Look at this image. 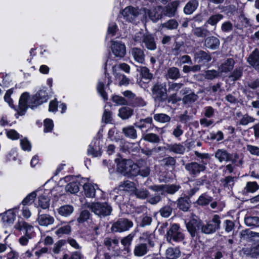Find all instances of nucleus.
<instances>
[{
    "mask_svg": "<svg viewBox=\"0 0 259 259\" xmlns=\"http://www.w3.org/2000/svg\"><path fill=\"white\" fill-rule=\"evenodd\" d=\"M117 170L128 177L137 176V165L130 159H122L117 164Z\"/></svg>",
    "mask_w": 259,
    "mask_h": 259,
    "instance_id": "1",
    "label": "nucleus"
},
{
    "mask_svg": "<svg viewBox=\"0 0 259 259\" xmlns=\"http://www.w3.org/2000/svg\"><path fill=\"white\" fill-rule=\"evenodd\" d=\"M15 227L17 230H24L25 231V235L19 239V242L22 246L27 245L29 240L32 238L31 231L33 229V227L21 220L15 224Z\"/></svg>",
    "mask_w": 259,
    "mask_h": 259,
    "instance_id": "2",
    "label": "nucleus"
},
{
    "mask_svg": "<svg viewBox=\"0 0 259 259\" xmlns=\"http://www.w3.org/2000/svg\"><path fill=\"white\" fill-rule=\"evenodd\" d=\"M88 207L95 214L100 217L108 216L111 214L112 211L111 206L106 202L92 203Z\"/></svg>",
    "mask_w": 259,
    "mask_h": 259,
    "instance_id": "3",
    "label": "nucleus"
},
{
    "mask_svg": "<svg viewBox=\"0 0 259 259\" xmlns=\"http://www.w3.org/2000/svg\"><path fill=\"white\" fill-rule=\"evenodd\" d=\"M221 221L220 217L218 214L213 216L211 221L206 224L201 223V232L205 234H210L214 233L220 229Z\"/></svg>",
    "mask_w": 259,
    "mask_h": 259,
    "instance_id": "4",
    "label": "nucleus"
},
{
    "mask_svg": "<svg viewBox=\"0 0 259 259\" xmlns=\"http://www.w3.org/2000/svg\"><path fill=\"white\" fill-rule=\"evenodd\" d=\"M207 164V162L205 160H201L199 163L191 162L185 165V169L190 175L196 177L206 169Z\"/></svg>",
    "mask_w": 259,
    "mask_h": 259,
    "instance_id": "5",
    "label": "nucleus"
},
{
    "mask_svg": "<svg viewBox=\"0 0 259 259\" xmlns=\"http://www.w3.org/2000/svg\"><path fill=\"white\" fill-rule=\"evenodd\" d=\"M181 187L178 185H158L150 186L149 189L151 190L160 193L161 195H165L166 194H174L177 192Z\"/></svg>",
    "mask_w": 259,
    "mask_h": 259,
    "instance_id": "6",
    "label": "nucleus"
},
{
    "mask_svg": "<svg viewBox=\"0 0 259 259\" xmlns=\"http://www.w3.org/2000/svg\"><path fill=\"white\" fill-rule=\"evenodd\" d=\"M151 91L155 101L163 102L167 99V91L165 84L157 83L153 87Z\"/></svg>",
    "mask_w": 259,
    "mask_h": 259,
    "instance_id": "7",
    "label": "nucleus"
},
{
    "mask_svg": "<svg viewBox=\"0 0 259 259\" xmlns=\"http://www.w3.org/2000/svg\"><path fill=\"white\" fill-rule=\"evenodd\" d=\"M133 226V223L131 221L125 218H120L113 223L111 230L112 232L121 233L128 231Z\"/></svg>",
    "mask_w": 259,
    "mask_h": 259,
    "instance_id": "8",
    "label": "nucleus"
},
{
    "mask_svg": "<svg viewBox=\"0 0 259 259\" xmlns=\"http://www.w3.org/2000/svg\"><path fill=\"white\" fill-rule=\"evenodd\" d=\"M184 238V236L179 225L176 224L172 225L166 233V238L168 242H171V240L180 242Z\"/></svg>",
    "mask_w": 259,
    "mask_h": 259,
    "instance_id": "9",
    "label": "nucleus"
},
{
    "mask_svg": "<svg viewBox=\"0 0 259 259\" xmlns=\"http://www.w3.org/2000/svg\"><path fill=\"white\" fill-rule=\"evenodd\" d=\"M111 49L116 57L123 58L126 54V47L124 43L119 40L111 41Z\"/></svg>",
    "mask_w": 259,
    "mask_h": 259,
    "instance_id": "10",
    "label": "nucleus"
},
{
    "mask_svg": "<svg viewBox=\"0 0 259 259\" xmlns=\"http://www.w3.org/2000/svg\"><path fill=\"white\" fill-rule=\"evenodd\" d=\"M140 14V12L138 8L132 6L126 7L121 13L123 19L127 22L133 21Z\"/></svg>",
    "mask_w": 259,
    "mask_h": 259,
    "instance_id": "11",
    "label": "nucleus"
},
{
    "mask_svg": "<svg viewBox=\"0 0 259 259\" xmlns=\"http://www.w3.org/2000/svg\"><path fill=\"white\" fill-rule=\"evenodd\" d=\"M154 246V243L149 240L148 245L146 243H139L135 245L134 249V254L137 257L145 255L149 251V248Z\"/></svg>",
    "mask_w": 259,
    "mask_h": 259,
    "instance_id": "12",
    "label": "nucleus"
},
{
    "mask_svg": "<svg viewBox=\"0 0 259 259\" xmlns=\"http://www.w3.org/2000/svg\"><path fill=\"white\" fill-rule=\"evenodd\" d=\"M48 95L46 91L45 90H41L38 91L31 99L33 102V105H29V106L33 109L34 107L46 102L48 100Z\"/></svg>",
    "mask_w": 259,
    "mask_h": 259,
    "instance_id": "13",
    "label": "nucleus"
},
{
    "mask_svg": "<svg viewBox=\"0 0 259 259\" xmlns=\"http://www.w3.org/2000/svg\"><path fill=\"white\" fill-rule=\"evenodd\" d=\"M186 227L191 236L194 237L198 235L199 230H201V222L192 220L186 224Z\"/></svg>",
    "mask_w": 259,
    "mask_h": 259,
    "instance_id": "14",
    "label": "nucleus"
},
{
    "mask_svg": "<svg viewBox=\"0 0 259 259\" xmlns=\"http://www.w3.org/2000/svg\"><path fill=\"white\" fill-rule=\"evenodd\" d=\"M179 5V2L178 1L172 2L164 7L163 9L162 8V14L168 17H174L176 14Z\"/></svg>",
    "mask_w": 259,
    "mask_h": 259,
    "instance_id": "15",
    "label": "nucleus"
},
{
    "mask_svg": "<svg viewBox=\"0 0 259 259\" xmlns=\"http://www.w3.org/2000/svg\"><path fill=\"white\" fill-rule=\"evenodd\" d=\"M40 210H38L37 221L40 226L48 227L52 225L54 222V218L48 214H40Z\"/></svg>",
    "mask_w": 259,
    "mask_h": 259,
    "instance_id": "16",
    "label": "nucleus"
},
{
    "mask_svg": "<svg viewBox=\"0 0 259 259\" xmlns=\"http://www.w3.org/2000/svg\"><path fill=\"white\" fill-rule=\"evenodd\" d=\"M247 61L254 69L259 70V50L255 49L249 55Z\"/></svg>",
    "mask_w": 259,
    "mask_h": 259,
    "instance_id": "17",
    "label": "nucleus"
},
{
    "mask_svg": "<svg viewBox=\"0 0 259 259\" xmlns=\"http://www.w3.org/2000/svg\"><path fill=\"white\" fill-rule=\"evenodd\" d=\"M194 59L198 63L205 64L211 60V57L208 53L201 50L194 54Z\"/></svg>",
    "mask_w": 259,
    "mask_h": 259,
    "instance_id": "18",
    "label": "nucleus"
},
{
    "mask_svg": "<svg viewBox=\"0 0 259 259\" xmlns=\"http://www.w3.org/2000/svg\"><path fill=\"white\" fill-rule=\"evenodd\" d=\"M147 12L146 11L145 13H148L150 19L154 22H156L160 19L163 15L162 7L161 6L153 7L150 10H147Z\"/></svg>",
    "mask_w": 259,
    "mask_h": 259,
    "instance_id": "19",
    "label": "nucleus"
},
{
    "mask_svg": "<svg viewBox=\"0 0 259 259\" xmlns=\"http://www.w3.org/2000/svg\"><path fill=\"white\" fill-rule=\"evenodd\" d=\"M29 97V95L27 93H24L22 94L19 99V110L18 113L20 115H23L25 114V111L27 108V100Z\"/></svg>",
    "mask_w": 259,
    "mask_h": 259,
    "instance_id": "20",
    "label": "nucleus"
},
{
    "mask_svg": "<svg viewBox=\"0 0 259 259\" xmlns=\"http://www.w3.org/2000/svg\"><path fill=\"white\" fill-rule=\"evenodd\" d=\"M143 43L148 50L154 51L156 49V44L154 36L150 34H146Z\"/></svg>",
    "mask_w": 259,
    "mask_h": 259,
    "instance_id": "21",
    "label": "nucleus"
},
{
    "mask_svg": "<svg viewBox=\"0 0 259 259\" xmlns=\"http://www.w3.org/2000/svg\"><path fill=\"white\" fill-rule=\"evenodd\" d=\"M175 202L169 200L167 204L162 207L159 210V213L163 218H168L172 213Z\"/></svg>",
    "mask_w": 259,
    "mask_h": 259,
    "instance_id": "22",
    "label": "nucleus"
},
{
    "mask_svg": "<svg viewBox=\"0 0 259 259\" xmlns=\"http://www.w3.org/2000/svg\"><path fill=\"white\" fill-rule=\"evenodd\" d=\"M131 54L134 60L141 64L145 61V55L142 50L138 48H134L132 49Z\"/></svg>",
    "mask_w": 259,
    "mask_h": 259,
    "instance_id": "23",
    "label": "nucleus"
},
{
    "mask_svg": "<svg viewBox=\"0 0 259 259\" xmlns=\"http://www.w3.org/2000/svg\"><path fill=\"white\" fill-rule=\"evenodd\" d=\"M215 157L221 162L229 161L232 158L231 155L224 149H218L215 153Z\"/></svg>",
    "mask_w": 259,
    "mask_h": 259,
    "instance_id": "24",
    "label": "nucleus"
},
{
    "mask_svg": "<svg viewBox=\"0 0 259 259\" xmlns=\"http://www.w3.org/2000/svg\"><path fill=\"white\" fill-rule=\"evenodd\" d=\"M204 45L208 48L215 50L219 47L220 40L214 36H209L205 38Z\"/></svg>",
    "mask_w": 259,
    "mask_h": 259,
    "instance_id": "25",
    "label": "nucleus"
},
{
    "mask_svg": "<svg viewBox=\"0 0 259 259\" xmlns=\"http://www.w3.org/2000/svg\"><path fill=\"white\" fill-rule=\"evenodd\" d=\"M146 162L144 161L139 162L137 165V176L140 175L143 177H146L149 176L150 174V169L149 167L146 165Z\"/></svg>",
    "mask_w": 259,
    "mask_h": 259,
    "instance_id": "26",
    "label": "nucleus"
},
{
    "mask_svg": "<svg viewBox=\"0 0 259 259\" xmlns=\"http://www.w3.org/2000/svg\"><path fill=\"white\" fill-rule=\"evenodd\" d=\"M122 132L126 137L131 139H136L137 138V130L132 125L123 127Z\"/></svg>",
    "mask_w": 259,
    "mask_h": 259,
    "instance_id": "27",
    "label": "nucleus"
},
{
    "mask_svg": "<svg viewBox=\"0 0 259 259\" xmlns=\"http://www.w3.org/2000/svg\"><path fill=\"white\" fill-rule=\"evenodd\" d=\"M97 185L92 184H85L83 185V189L85 195L88 197L93 198L95 197V193Z\"/></svg>",
    "mask_w": 259,
    "mask_h": 259,
    "instance_id": "28",
    "label": "nucleus"
},
{
    "mask_svg": "<svg viewBox=\"0 0 259 259\" xmlns=\"http://www.w3.org/2000/svg\"><path fill=\"white\" fill-rule=\"evenodd\" d=\"M235 64L234 60L232 58L228 59L219 67V70L221 72H227L231 71Z\"/></svg>",
    "mask_w": 259,
    "mask_h": 259,
    "instance_id": "29",
    "label": "nucleus"
},
{
    "mask_svg": "<svg viewBox=\"0 0 259 259\" xmlns=\"http://www.w3.org/2000/svg\"><path fill=\"white\" fill-rule=\"evenodd\" d=\"M180 254L181 251L177 247H169L165 252L166 257L168 259H176Z\"/></svg>",
    "mask_w": 259,
    "mask_h": 259,
    "instance_id": "30",
    "label": "nucleus"
},
{
    "mask_svg": "<svg viewBox=\"0 0 259 259\" xmlns=\"http://www.w3.org/2000/svg\"><path fill=\"white\" fill-rule=\"evenodd\" d=\"M181 76L180 71L178 68L172 67L168 68L166 77L173 80H176Z\"/></svg>",
    "mask_w": 259,
    "mask_h": 259,
    "instance_id": "31",
    "label": "nucleus"
},
{
    "mask_svg": "<svg viewBox=\"0 0 259 259\" xmlns=\"http://www.w3.org/2000/svg\"><path fill=\"white\" fill-rule=\"evenodd\" d=\"M141 139L152 143H159L160 141L159 137L154 133H144L142 134Z\"/></svg>",
    "mask_w": 259,
    "mask_h": 259,
    "instance_id": "32",
    "label": "nucleus"
},
{
    "mask_svg": "<svg viewBox=\"0 0 259 259\" xmlns=\"http://www.w3.org/2000/svg\"><path fill=\"white\" fill-rule=\"evenodd\" d=\"M198 6V2L195 0H192L188 3L184 8V12L187 15L192 14Z\"/></svg>",
    "mask_w": 259,
    "mask_h": 259,
    "instance_id": "33",
    "label": "nucleus"
},
{
    "mask_svg": "<svg viewBox=\"0 0 259 259\" xmlns=\"http://www.w3.org/2000/svg\"><path fill=\"white\" fill-rule=\"evenodd\" d=\"M74 210L73 207L70 205H64L59 208L58 213L63 217H67L70 215Z\"/></svg>",
    "mask_w": 259,
    "mask_h": 259,
    "instance_id": "34",
    "label": "nucleus"
},
{
    "mask_svg": "<svg viewBox=\"0 0 259 259\" xmlns=\"http://www.w3.org/2000/svg\"><path fill=\"white\" fill-rule=\"evenodd\" d=\"M167 149L176 154H182L185 151V147L180 144H174L167 146Z\"/></svg>",
    "mask_w": 259,
    "mask_h": 259,
    "instance_id": "35",
    "label": "nucleus"
},
{
    "mask_svg": "<svg viewBox=\"0 0 259 259\" xmlns=\"http://www.w3.org/2000/svg\"><path fill=\"white\" fill-rule=\"evenodd\" d=\"M133 114V110L127 107H121L119 109L118 116L122 119L129 118Z\"/></svg>",
    "mask_w": 259,
    "mask_h": 259,
    "instance_id": "36",
    "label": "nucleus"
},
{
    "mask_svg": "<svg viewBox=\"0 0 259 259\" xmlns=\"http://www.w3.org/2000/svg\"><path fill=\"white\" fill-rule=\"evenodd\" d=\"M212 200V197L206 193L202 194L197 200L196 203L200 206H206Z\"/></svg>",
    "mask_w": 259,
    "mask_h": 259,
    "instance_id": "37",
    "label": "nucleus"
},
{
    "mask_svg": "<svg viewBox=\"0 0 259 259\" xmlns=\"http://www.w3.org/2000/svg\"><path fill=\"white\" fill-rule=\"evenodd\" d=\"M190 206L189 199L188 197H182L178 200V207L182 210L186 211Z\"/></svg>",
    "mask_w": 259,
    "mask_h": 259,
    "instance_id": "38",
    "label": "nucleus"
},
{
    "mask_svg": "<svg viewBox=\"0 0 259 259\" xmlns=\"http://www.w3.org/2000/svg\"><path fill=\"white\" fill-rule=\"evenodd\" d=\"M224 16L221 14H217L211 16L205 23V26L206 24H209L213 26H215L217 23L221 21Z\"/></svg>",
    "mask_w": 259,
    "mask_h": 259,
    "instance_id": "39",
    "label": "nucleus"
},
{
    "mask_svg": "<svg viewBox=\"0 0 259 259\" xmlns=\"http://www.w3.org/2000/svg\"><path fill=\"white\" fill-rule=\"evenodd\" d=\"M50 205V199L45 195H42L38 197V206L43 209L49 208Z\"/></svg>",
    "mask_w": 259,
    "mask_h": 259,
    "instance_id": "40",
    "label": "nucleus"
},
{
    "mask_svg": "<svg viewBox=\"0 0 259 259\" xmlns=\"http://www.w3.org/2000/svg\"><path fill=\"white\" fill-rule=\"evenodd\" d=\"M259 189V185L255 182H248L244 188V191L247 193H254Z\"/></svg>",
    "mask_w": 259,
    "mask_h": 259,
    "instance_id": "41",
    "label": "nucleus"
},
{
    "mask_svg": "<svg viewBox=\"0 0 259 259\" xmlns=\"http://www.w3.org/2000/svg\"><path fill=\"white\" fill-rule=\"evenodd\" d=\"M193 34L198 37H205L208 35L209 31L202 27H198L193 29Z\"/></svg>",
    "mask_w": 259,
    "mask_h": 259,
    "instance_id": "42",
    "label": "nucleus"
},
{
    "mask_svg": "<svg viewBox=\"0 0 259 259\" xmlns=\"http://www.w3.org/2000/svg\"><path fill=\"white\" fill-rule=\"evenodd\" d=\"M245 224L249 227L259 225V218L257 217H246L244 219Z\"/></svg>",
    "mask_w": 259,
    "mask_h": 259,
    "instance_id": "43",
    "label": "nucleus"
},
{
    "mask_svg": "<svg viewBox=\"0 0 259 259\" xmlns=\"http://www.w3.org/2000/svg\"><path fill=\"white\" fill-rule=\"evenodd\" d=\"M119 240L118 239L114 238L111 239L106 238L104 241V244L109 249H111L114 248L118 244Z\"/></svg>",
    "mask_w": 259,
    "mask_h": 259,
    "instance_id": "44",
    "label": "nucleus"
},
{
    "mask_svg": "<svg viewBox=\"0 0 259 259\" xmlns=\"http://www.w3.org/2000/svg\"><path fill=\"white\" fill-rule=\"evenodd\" d=\"M134 194L137 198L142 199H145L148 198L149 195V191L144 188L135 189L134 191Z\"/></svg>",
    "mask_w": 259,
    "mask_h": 259,
    "instance_id": "45",
    "label": "nucleus"
},
{
    "mask_svg": "<svg viewBox=\"0 0 259 259\" xmlns=\"http://www.w3.org/2000/svg\"><path fill=\"white\" fill-rule=\"evenodd\" d=\"M65 190L67 192L71 194L77 193L79 190L78 183L77 182H72L68 184L65 187Z\"/></svg>",
    "mask_w": 259,
    "mask_h": 259,
    "instance_id": "46",
    "label": "nucleus"
},
{
    "mask_svg": "<svg viewBox=\"0 0 259 259\" xmlns=\"http://www.w3.org/2000/svg\"><path fill=\"white\" fill-rule=\"evenodd\" d=\"M146 102L143 98L136 97L134 100H131V105L133 107H142L146 105Z\"/></svg>",
    "mask_w": 259,
    "mask_h": 259,
    "instance_id": "47",
    "label": "nucleus"
},
{
    "mask_svg": "<svg viewBox=\"0 0 259 259\" xmlns=\"http://www.w3.org/2000/svg\"><path fill=\"white\" fill-rule=\"evenodd\" d=\"M154 119L161 123L168 122L170 120V117L166 114L158 113L154 115Z\"/></svg>",
    "mask_w": 259,
    "mask_h": 259,
    "instance_id": "48",
    "label": "nucleus"
},
{
    "mask_svg": "<svg viewBox=\"0 0 259 259\" xmlns=\"http://www.w3.org/2000/svg\"><path fill=\"white\" fill-rule=\"evenodd\" d=\"M220 72L215 70H208L203 73V76L205 79L212 80L219 75Z\"/></svg>",
    "mask_w": 259,
    "mask_h": 259,
    "instance_id": "49",
    "label": "nucleus"
},
{
    "mask_svg": "<svg viewBox=\"0 0 259 259\" xmlns=\"http://www.w3.org/2000/svg\"><path fill=\"white\" fill-rule=\"evenodd\" d=\"M119 188L126 191H133L135 189L134 183L128 181H124L119 185Z\"/></svg>",
    "mask_w": 259,
    "mask_h": 259,
    "instance_id": "50",
    "label": "nucleus"
},
{
    "mask_svg": "<svg viewBox=\"0 0 259 259\" xmlns=\"http://www.w3.org/2000/svg\"><path fill=\"white\" fill-rule=\"evenodd\" d=\"M255 120V118L253 117L249 116L247 114H245L242 116L239 123L242 125H246L249 123L254 122Z\"/></svg>",
    "mask_w": 259,
    "mask_h": 259,
    "instance_id": "51",
    "label": "nucleus"
},
{
    "mask_svg": "<svg viewBox=\"0 0 259 259\" xmlns=\"http://www.w3.org/2000/svg\"><path fill=\"white\" fill-rule=\"evenodd\" d=\"M16 215L14 213L11 211H7L3 217L4 222L9 224L13 223L15 219Z\"/></svg>",
    "mask_w": 259,
    "mask_h": 259,
    "instance_id": "52",
    "label": "nucleus"
},
{
    "mask_svg": "<svg viewBox=\"0 0 259 259\" xmlns=\"http://www.w3.org/2000/svg\"><path fill=\"white\" fill-rule=\"evenodd\" d=\"M71 230V226L69 225H67L58 229L56 231L55 234L59 237H61L63 234H68L70 233Z\"/></svg>",
    "mask_w": 259,
    "mask_h": 259,
    "instance_id": "53",
    "label": "nucleus"
},
{
    "mask_svg": "<svg viewBox=\"0 0 259 259\" xmlns=\"http://www.w3.org/2000/svg\"><path fill=\"white\" fill-rule=\"evenodd\" d=\"M162 27L166 28L168 29H175L178 26V22L175 19H170L167 22L161 24Z\"/></svg>",
    "mask_w": 259,
    "mask_h": 259,
    "instance_id": "54",
    "label": "nucleus"
},
{
    "mask_svg": "<svg viewBox=\"0 0 259 259\" xmlns=\"http://www.w3.org/2000/svg\"><path fill=\"white\" fill-rule=\"evenodd\" d=\"M104 82L99 80L97 85V90L103 99L104 100H107L108 99V96L106 93L104 91Z\"/></svg>",
    "mask_w": 259,
    "mask_h": 259,
    "instance_id": "55",
    "label": "nucleus"
},
{
    "mask_svg": "<svg viewBox=\"0 0 259 259\" xmlns=\"http://www.w3.org/2000/svg\"><path fill=\"white\" fill-rule=\"evenodd\" d=\"M221 29L222 32L228 33L233 30V25L230 21H226L222 24Z\"/></svg>",
    "mask_w": 259,
    "mask_h": 259,
    "instance_id": "56",
    "label": "nucleus"
},
{
    "mask_svg": "<svg viewBox=\"0 0 259 259\" xmlns=\"http://www.w3.org/2000/svg\"><path fill=\"white\" fill-rule=\"evenodd\" d=\"M135 236V233H132L127 236L123 237L121 240V244L124 247L129 246L131 245L132 241Z\"/></svg>",
    "mask_w": 259,
    "mask_h": 259,
    "instance_id": "57",
    "label": "nucleus"
},
{
    "mask_svg": "<svg viewBox=\"0 0 259 259\" xmlns=\"http://www.w3.org/2000/svg\"><path fill=\"white\" fill-rule=\"evenodd\" d=\"M198 99V96L192 93L186 95L183 99V101L185 104H189L194 102Z\"/></svg>",
    "mask_w": 259,
    "mask_h": 259,
    "instance_id": "58",
    "label": "nucleus"
},
{
    "mask_svg": "<svg viewBox=\"0 0 259 259\" xmlns=\"http://www.w3.org/2000/svg\"><path fill=\"white\" fill-rule=\"evenodd\" d=\"M234 178L231 176L226 177L221 182L223 183L224 187L228 188V189L231 188L234 184Z\"/></svg>",
    "mask_w": 259,
    "mask_h": 259,
    "instance_id": "59",
    "label": "nucleus"
},
{
    "mask_svg": "<svg viewBox=\"0 0 259 259\" xmlns=\"http://www.w3.org/2000/svg\"><path fill=\"white\" fill-rule=\"evenodd\" d=\"M65 244L64 240H59L56 242L52 249L53 252L54 254H59L61 250V248Z\"/></svg>",
    "mask_w": 259,
    "mask_h": 259,
    "instance_id": "60",
    "label": "nucleus"
},
{
    "mask_svg": "<svg viewBox=\"0 0 259 259\" xmlns=\"http://www.w3.org/2000/svg\"><path fill=\"white\" fill-rule=\"evenodd\" d=\"M139 70L143 78L148 79H150L152 78L153 75L150 72L148 68L143 66L140 67Z\"/></svg>",
    "mask_w": 259,
    "mask_h": 259,
    "instance_id": "61",
    "label": "nucleus"
},
{
    "mask_svg": "<svg viewBox=\"0 0 259 259\" xmlns=\"http://www.w3.org/2000/svg\"><path fill=\"white\" fill-rule=\"evenodd\" d=\"M36 197L35 192H33L28 195L22 201V203L23 205L30 204L32 203L34 199Z\"/></svg>",
    "mask_w": 259,
    "mask_h": 259,
    "instance_id": "62",
    "label": "nucleus"
},
{
    "mask_svg": "<svg viewBox=\"0 0 259 259\" xmlns=\"http://www.w3.org/2000/svg\"><path fill=\"white\" fill-rule=\"evenodd\" d=\"M223 226L225 231L227 233H229L234 229L235 225L232 221L226 220L224 222Z\"/></svg>",
    "mask_w": 259,
    "mask_h": 259,
    "instance_id": "63",
    "label": "nucleus"
},
{
    "mask_svg": "<svg viewBox=\"0 0 259 259\" xmlns=\"http://www.w3.org/2000/svg\"><path fill=\"white\" fill-rule=\"evenodd\" d=\"M246 150L251 155L259 156V147L251 145H247Z\"/></svg>",
    "mask_w": 259,
    "mask_h": 259,
    "instance_id": "64",
    "label": "nucleus"
}]
</instances>
